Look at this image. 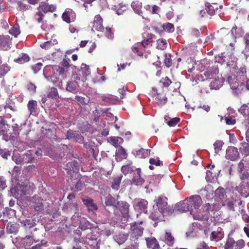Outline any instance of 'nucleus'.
I'll return each instance as SVG.
<instances>
[{
    "label": "nucleus",
    "mask_w": 249,
    "mask_h": 249,
    "mask_svg": "<svg viewBox=\"0 0 249 249\" xmlns=\"http://www.w3.org/2000/svg\"><path fill=\"white\" fill-rule=\"evenodd\" d=\"M43 75L49 81L62 88V80L66 77L65 69L57 65H47L43 70Z\"/></svg>",
    "instance_id": "nucleus-1"
},
{
    "label": "nucleus",
    "mask_w": 249,
    "mask_h": 249,
    "mask_svg": "<svg viewBox=\"0 0 249 249\" xmlns=\"http://www.w3.org/2000/svg\"><path fill=\"white\" fill-rule=\"evenodd\" d=\"M159 212L163 216L170 215L174 212L173 206L168 205L167 198L163 196H159L154 200Z\"/></svg>",
    "instance_id": "nucleus-2"
},
{
    "label": "nucleus",
    "mask_w": 249,
    "mask_h": 249,
    "mask_svg": "<svg viewBox=\"0 0 249 249\" xmlns=\"http://www.w3.org/2000/svg\"><path fill=\"white\" fill-rule=\"evenodd\" d=\"M151 92L156 103L159 106H162L167 103L168 99L162 88H153Z\"/></svg>",
    "instance_id": "nucleus-3"
},
{
    "label": "nucleus",
    "mask_w": 249,
    "mask_h": 249,
    "mask_svg": "<svg viewBox=\"0 0 249 249\" xmlns=\"http://www.w3.org/2000/svg\"><path fill=\"white\" fill-rule=\"evenodd\" d=\"M90 71L89 66L83 63L80 70H77L75 74H72V78L84 82L87 80L88 76L90 75Z\"/></svg>",
    "instance_id": "nucleus-4"
},
{
    "label": "nucleus",
    "mask_w": 249,
    "mask_h": 249,
    "mask_svg": "<svg viewBox=\"0 0 249 249\" xmlns=\"http://www.w3.org/2000/svg\"><path fill=\"white\" fill-rule=\"evenodd\" d=\"M143 223V221L140 222H134L130 227L131 240L137 239L139 237L141 236L143 233V228L140 226Z\"/></svg>",
    "instance_id": "nucleus-5"
},
{
    "label": "nucleus",
    "mask_w": 249,
    "mask_h": 249,
    "mask_svg": "<svg viewBox=\"0 0 249 249\" xmlns=\"http://www.w3.org/2000/svg\"><path fill=\"white\" fill-rule=\"evenodd\" d=\"M207 167L209 170L206 173V179L208 182H214L217 179L220 170L215 169L214 165H208Z\"/></svg>",
    "instance_id": "nucleus-6"
},
{
    "label": "nucleus",
    "mask_w": 249,
    "mask_h": 249,
    "mask_svg": "<svg viewBox=\"0 0 249 249\" xmlns=\"http://www.w3.org/2000/svg\"><path fill=\"white\" fill-rule=\"evenodd\" d=\"M187 200L191 213L193 212L194 209H198L202 203V199L199 195L192 196Z\"/></svg>",
    "instance_id": "nucleus-7"
},
{
    "label": "nucleus",
    "mask_w": 249,
    "mask_h": 249,
    "mask_svg": "<svg viewBox=\"0 0 249 249\" xmlns=\"http://www.w3.org/2000/svg\"><path fill=\"white\" fill-rule=\"evenodd\" d=\"M220 209V205L217 202L213 203H207L202 206V209L204 210L206 213H208L209 217L212 216V214H214Z\"/></svg>",
    "instance_id": "nucleus-8"
},
{
    "label": "nucleus",
    "mask_w": 249,
    "mask_h": 249,
    "mask_svg": "<svg viewBox=\"0 0 249 249\" xmlns=\"http://www.w3.org/2000/svg\"><path fill=\"white\" fill-rule=\"evenodd\" d=\"M148 201L144 199L138 198L135 199L134 207V209L140 211L141 213L143 212L146 213L147 212Z\"/></svg>",
    "instance_id": "nucleus-9"
},
{
    "label": "nucleus",
    "mask_w": 249,
    "mask_h": 249,
    "mask_svg": "<svg viewBox=\"0 0 249 249\" xmlns=\"http://www.w3.org/2000/svg\"><path fill=\"white\" fill-rule=\"evenodd\" d=\"M129 206L126 201H120L117 202L116 208L119 210L123 217L126 218L129 216Z\"/></svg>",
    "instance_id": "nucleus-10"
},
{
    "label": "nucleus",
    "mask_w": 249,
    "mask_h": 249,
    "mask_svg": "<svg viewBox=\"0 0 249 249\" xmlns=\"http://www.w3.org/2000/svg\"><path fill=\"white\" fill-rule=\"evenodd\" d=\"M226 158L231 160H235L239 157L238 149L234 146H228L226 151Z\"/></svg>",
    "instance_id": "nucleus-11"
},
{
    "label": "nucleus",
    "mask_w": 249,
    "mask_h": 249,
    "mask_svg": "<svg viewBox=\"0 0 249 249\" xmlns=\"http://www.w3.org/2000/svg\"><path fill=\"white\" fill-rule=\"evenodd\" d=\"M62 18L64 21L69 23L74 21L76 19V14L71 9H67L62 14Z\"/></svg>",
    "instance_id": "nucleus-12"
},
{
    "label": "nucleus",
    "mask_w": 249,
    "mask_h": 249,
    "mask_svg": "<svg viewBox=\"0 0 249 249\" xmlns=\"http://www.w3.org/2000/svg\"><path fill=\"white\" fill-rule=\"evenodd\" d=\"M11 44L12 42L9 36H0V49L8 50L11 48Z\"/></svg>",
    "instance_id": "nucleus-13"
},
{
    "label": "nucleus",
    "mask_w": 249,
    "mask_h": 249,
    "mask_svg": "<svg viewBox=\"0 0 249 249\" xmlns=\"http://www.w3.org/2000/svg\"><path fill=\"white\" fill-rule=\"evenodd\" d=\"M94 29L100 32L104 31L105 29L103 25V19L99 15H96L94 17L92 25V30Z\"/></svg>",
    "instance_id": "nucleus-14"
},
{
    "label": "nucleus",
    "mask_w": 249,
    "mask_h": 249,
    "mask_svg": "<svg viewBox=\"0 0 249 249\" xmlns=\"http://www.w3.org/2000/svg\"><path fill=\"white\" fill-rule=\"evenodd\" d=\"M241 195L244 197L249 196V181H241L238 189Z\"/></svg>",
    "instance_id": "nucleus-15"
},
{
    "label": "nucleus",
    "mask_w": 249,
    "mask_h": 249,
    "mask_svg": "<svg viewBox=\"0 0 249 249\" xmlns=\"http://www.w3.org/2000/svg\"><path fill=\"white\" fill-rule=\"evenodd\" d=\"M78 80L74 79L72 78V80L67 82L66 89L69 92L75 93L79 89Z\"/></svg>",
    "instance_id": "nucleus-16"
},
{
    "label": "nucleus",
    "mask_w": 249,
    "mask_h": 249,
    "mask_svg": "<svg viewBox=\"0 0 249 249\" xmlns=\"http://www.w3.org/2000/svg\"><path fill=\"white\" fill-rule=\"evenodd\" d=\"M46 8L43 4H40L37 9V12L35 15V19L38 22H42L43 17L46 13Z\"/></svg>",
    "instance_id": "nucleus-17"
},
{
    "label": "nucleus",
    "mask_w": 249,
    "mask_h": 249,
    "mask_svg": "<svg viewBox=\"0 0 249 249\" xmlns=\"http://www.w3.org/2000/svg\"><path fill=\"white\" fill-rule=\"evenodd\" d=\"M219 71L217 66H212L208 68L204 71V75L208 79L216 78Z\"/></svg>",
    "instance_id": "nucleus-18"
},
{
    "label": "nucleus",
    "mask_w": 249,
    "mask_h": 249,
    "mask_svg": "<svg viewBox=\"0 0 249 249\" xmlns=\"http://www.w3.org/2000/svg\"><path fill=\"white\" fill-rule=\"evenodd\" d=\"M136 168L133 165V162L131 160H127L124 165L121 167V172L124 175H126L135 171Z\"/></svg>",
    "instance_id": "nucleus-19"
},
{
    "label": "nucleus",
    "mask_w": 249,
    "mask_h": 249,
    "mask_svg": "<svg viewBox=\"0 0 249 249\" xmlns=\"http://www.w3.org/2000/svg\"><path fill=\"white\" fill-rule=\"evenodd\" d=\"M193 216L195 220L205 221H207L210 217L208 213H206L205 211L202 209L199 211L193 214Z\"/></svg>",
    "instance_id": "nucleus-20"
},
{
    "label": "nucleus",
    "mask_w": 249,
    "mask_h": 249,
    "mask_svg": "<svg viewBox=\"0 0 249 249\" xmlns=\"http://www.w3.org/2000/svg\"><path fill=\"white\" fill-rule=\"evenodd\" d=\"M141 170L140 168L135 169L134 176L132 179L133 183L136 185H140L142 184L144 180L141 177Z\"/></svg>",
    "instance_id": "nucleus-21"
},
{
    "label": "nucleus",
    "mask_w": 249,
    "mask_h": 249,
    "mask_svg": "<svg viewBox=\"0 0 249 249\" xmlns=\"http://www.w3.org/2000/svg\"><path fill=\"white\" fill-rule=\"evenodd\" d=\"M19 228L20 225L19 224L16 222H9L7 224L6 230L10 234H16L18 232Z\"/></svg>",
    "instance_id": "nucleus-22"
},
{
    "label": "nucleus",
    "mask_w": 249,
    "mask_h": 249,
    "mask_svg": "<svg viewBox=\"0 0 249 249\" xmlns=\"http://www.w3.org/2000/svg\"><path fill=\"white\" fill-rule=\"evenodd\" d=\"M224 237V232L221 228H218L216 231H213L210 235V239L211 241H219Z\"/></svg>",
    "instance_id": "nucleus-23"
},
{
    "label": "nucleus",
    "mask_w": 249,
    "mask_h": 249,
    "mask_svg": "<svg viewBox=\"0 0 249 249\" xmlns=\"http://www.w3.org/2000/svg\"><path fill=\"white\" fill-rule=\"evenodd\" d=\"M146 35L147 36H145L143 35V39L141 42H138V45H141L143 48H146L148 46H151L152 45V43L153 42V35L151 34H147Z\"/></svg>",
    "instance_id": "nucleus-24"
},
{
    "label": "nucleus",
    "mask_w": 249,
    "mask_h": 249,
    "mask_svg": "<svg viewBox=\"0 0 249 249\" xmlns=\"http://www.w3.org/2000/svg\"><path fill=\"white\" fill-rule=\"evenodd\" d=\"M205 6V10L210 15H214L215 12L218 10V7H220L216 3H213L211 4L210 3H207Z\"/></svg>",
    "instance_id": "nucleus-25"
},
{
    "label": "nucleus",
    "mask_w": 249,
    "mask_h": 249,
    "mask_svg": "<svg viewBox=\"0 0 249 249\" xmlns=\"http://www.w3.org/2000/svg\"><path fill=\"white\" fill-rule=\"evenodd\" d=\"M175 208L177 210L180 212H190V207L188 203L187 199H185L182 202L177 203Z\"/></svg>",
    "instance_id": "nucleus-26"
},
{
    "label": "nucleus",
    "mask_w": 249,
    "mask_h": 249,
    "mask_svg": "<svg viewBox=\"0 0 249 249\" xmlns=\"http://www.w3.org/2000/svg\"><path fill=\"white\" fill-rule=\"evenodd\" d=\"M131 7L136 13L142 16V18L146 19V18L143 16L141 10L142 7V3L138 1H133L131 3Z\"/></svg>",
    "instance_id": "nucleus-27"
},
{
    "label": "nucleus",
    "mask_w": 249,
    "mask_h": 249,
    "mask_svg": "<svg viewBox=\"0 0 249 249\" xmlns=\"http://www.w3.org/2000/svg\"><path fill=\"white\" fill-rule=\"evenodd\" d=\"M115 156L116 160L117 161H121L123 159H126L127 158V154L125 149L122 146H121L116 152Z\"/></svg>",
    "instance_id": "nucleus-28"
},
{
    "label": "nucleus",
    "mask_w": 249,
    "mask_h": 249,
    "mask_svg": "<svg viewBox=\"0 0 249 249\" xmlns=\"http://www.w3.org/2000/svg\"><path fill=\"white\" fill-rule=\"evenodd\" d=\"M128 238V234L126 233H121L114 236V240L119 244L122 245Z\"/></svg>",
    "instance_id": "nucleus-29"
},
{
    "label": "nucleus",
    "mask_w": 249,
    "mask_h": 249,
    "mask_svg": "<svg viewBox=\"0 0 249 249\" xmlns=\"http://www.w3.org/2000/svg\"><path fill=\"white\" fill-rule=\"evenodd\" d=\"M161 30L159 31L160 32H167L169 33H173L175 30V27L173 24L166 22L165 24L160 25Z\"/></svg>",
    "instance_id": "nucleus-30"
},
{
    "label": "nucleus",
    "mask_w": 249,
    "mask_h": 249,
    "mask_svg": "<svg viewBox=\"0 0 249 249\" xmlns=\"http://www.w3.org/2000/svg\"><path fill=\"white\" fill-rule=\"evenodd\" d=\"M147 246L149 249H159V244L155 238H148L146 239Z\"/></svg>",
    "instance_id": "nucleus-31"
},
{
    "label": "nucleus",
    "mask_w": 249,
    "mask_h": 249,
    "mask_svg": "<svg viewBox=\"0 0 249 249\" xmlns=\"http://www.w3.org/2000/svg\"><path fill=\"white\" fill-rule=\"evenodd\" d=\"M118 202L119 201L110 194H109L105 198V204L106 206H113L116 208Z\"/></svg>",
    "instance_id": "nucleus-32"
},
{
    "label": "nucleus",
    "mask_w": 249,
    "mask_h": 249,
    "mask_svg": "<svg viewBox=\"0 0 249 249\" xmlns=\"http://www.w3.org/2000/svg\"><path fill=\"white\" fill-rule=\"evenodd\" d=\"M132 49L134 53L140 56H143L145 52V48H143L141 45H138V42L132 47Z\"/></svg>",
    "instance_id": "nucleus-33"
},
{
    "label": "nucleus",
    "mask_w": 249,
    "mask_h": 249,
    "mask_svg": "<svg viewBox=\"0 0 249 249\" xmlns=\"http://www.w3.org/2000/svg\"><path fill=\"white\" fill-rule=\"evenodd\" d=\"M229 32V30L226 28H222L218 30L217 33L215 34L217 38L221 40L222 42L224 40V37Z\"/></svg>",
    "instance_id": "nucleus-34"
},
{
    "label": "nucleus",
    "mask_w": 249,
    "mask_h": 249,
    "mask_svg": "<svg viewBox=\"0 0 249 249\" xmlns=\"http://www.w3.org/2000/svg\"><path fill=\"white\" fill-rule=\"evenodd\" d=\"M123 176L122 175H120L119 176L115 177L112 182L111 184V188L113 190H118L120 188V185Z\"/></svg>",
    "instance_id": "nucleus-35"
},
{
    "label": "nucleus",
    "mask_w": 249,
    "mask_h": 249,
    "mask_svg": "<svg viewBox=\"0 0 249 249\" xmlns=\"http://www.w3.org/2000/svg\"><path fill=\"white\" fill-rule=\"evenodd\" d=\"M75 163H77L75 161L73 162H69L68 163V165H70V167L72 165H74V167H72V169L71 170V168L70 169V170L68 172L67 174L70 175V178L71 179H72L74 177L76 178V176H79V174L77 172H75L74 170H78L77 166H75Z\"/></svg>",
    "instance_id": "nucleus-36"
},
{
    "label": "nucleus",
    "mask_w": 249,
    "mask_h": 249,
    "mask_svg": "<svg viewBox=\"0 0 249 249\" xmlns=\"http://www.w3.org/2000/svg\"><path fill=\"white\" fill-rule=\"evenodd\" d=\"M8 128L6 121L4 118L0 116V135H3L4 133L7 132Z\"/></svg>",
    "instance_id": "nucleus-37"
},
{
    "label": "nucleus",
    "mask_w": 249,
    "mask_h": 249,
    "mask_svg": "<svg viewBox=\"0 0 249 249\" xmlns=\"http://www.w3.org/2000/svg\"><path fill=\"white\" fill-rule=\"evenodd\" d=\"M236 37H234L233 35H231L229 32L226 36L225 37H224V40L223 42L232 46L236 42Z\"/></svg>",
    "instance_id": "nucleus-38"
},
{
    "label": "nucleus",
    "mask_w": 249,
    "mask_h": 249,
    "mask_svg": "<svg viewBox=\"0 0 249 249\" xmlns=\"http://www.w3.org/2000/svg\"><path fill=\"white\" fill-rule=\"evenodd\" d=\"M37 103L36 100H29L27 104L28 109L30 111V114L35 112L37 109Z\"/></svg>",
    "instance_id": "nucleus-39"
},
{
    "label": "nucleus",
    "mask_w": 249,
    "mask_h": 249,
    "mask_svg": "<svg viewBox=\"0 0 249 249\" xmlns=\"http://www.w3.org/2000/svg\"><path fill=\"white\" fill-rule=\"evenodd\" d=\"M144 9L151 14H158L160 7L156 5H150L146 4L144 5Z\"/></svg>",
    "instance_id": "nucleus-40"
},
{
    "label": "nucleus",
    "mask_w": 249,
    "mask_h": 249,
    "mask_svg": "<svg viewBox=\"0 0 249 249\" xmlns=\"http://www.w3.org/2000/svg\"><path fill=\"white\" fill-rule=\"evenodd\" d=\"M30 60V58L27 54L22 53L20 56L14 59V62L20 64H22L28 62Z\"/></svg>",
    "instance_id": "nucleus-41"
},
{
    "label": "nucleus",
    "mask_w": 249,
    "mask_h": 249,
    "mask_svg": "<svg viewBox=\"0 0 249 249\" xmlns=\"http://www.w3.org/2000/svg\"><path fill=\"white\" fill-rule=\"evenodd\" d=\"M133 153L135 157L140 159L145 158L147 156V150L143 148H141L138 150L133 151Z\"/></svg>",
    "instance_id": "nucleus-42"
},
{
    "label": "nucleus",
    "mask_w": 249,
    "mask_h": 249,
    "mask_svg": "<svg viewBox=\"0 0 249 249\" xmlns=\"http://www.w3.org/2000/svg\"><path fill=\"white\" fill-rule=\"evenodd\" d=\"M164 240L165 243L169 246H172L175 242L174 237L170 232H165Z\"/></svg>",
    "instance_id": "nucleus-43"
},
{
    "label": "nucleus",
    "mask_w": 249,
    "mask_h": 249,
    "mask_svg": "<svg viewBox=\"0 0 249 249\" xmlns=\"http://www.w3.org/2000/svg\"><path fill=\"white\" fill-rule=\"evenodd\" d=\"M215 196L220 199H223L226 195V191L225 189L222 187L217 188L215 192Z\"/></svg>",
    "instance_id": "nucleus-44"
},
{
    "label": "nucleus",
    "mask_w": 249,
    "mask_h": 249,
    "mask_svg": "<svg viewBox=\"0 0 249 249\" xmlns=\"http://www.w3.org/2000/svg\"><path fill=\"white\" fill-rule=\"evenodd\" d=\"M34 153L32 150H28L25 154L24 159L25 162L33 163L35 162V158L33 156Z\"/></svg>",
    "instance_id": "nucleus-45"
},
{
    "label": "nucleus",
    "mask_w": 249,
    "mask_h": 249,
    "mask_svg": "<svg viewBox=\"0 0 249 249\" xmlns=\"http://www.w3.org/2000/svg\"><path fill=\"white\" fill-rule=\"evenodd\" d=\"M85 205H86L89 209L93 210H97V206L93 203V200L91 198H89L83 200Z\"/></svg>",
    "instance_id": "nucleus-46"
},
{
    "label": "nucleus",
    "mask_w": 249,
    "mask_h": 249,
    "mask_svg": "<svg viewBox=\"0 0 249 249\" xmlns=\"http://www.w3.org/2000/svg\"><path fill=\"white\" fill-rule=\"evenodd\" d=\"M74 180H75V181L73 182V183H75V184L73 187V189L74 191L79 192L82 190L83 188L84 187V184L81 180V179L78 178L77 177Z\"/></svg>",
    "instance_id": "nucleus-47"
},
{
    "label": "nucleus",
    "mask_w": 249,
    "mask_h": 249,
    "mask_svg": "<svg viewBox=\"0 0 249 249\" xmlns=\"http://www.w3.org/2000/svg\"><path fill=\"white\" fill-rule=\"evenodd\" d=\"M24 246L26 247H30L33 245L35 240L33 237L30 235H26L25 237L22 238V240Z\"/></svg>",
    "instance_id": "nucleus-48"
},
{
    "label": "nucleus",
    "mask_w": 249,
    "mask_h": 249,
    "mask_svg": "<svg viewBox=\"0 0 249 249\" xmlns=\"http://www.w3.org/2000/svg\"><path fill=\"white\" fill-rule=\"evenodd\" d=\"M241 147H240L241 152L245 156L249 155V143L246 142H242Z\"/></svg>",
    "instance_id": "nucleus-49"
},
{
    "label": "nucleus",
    "mask_w": 249,
    "mask_h": 249,
    "mask_svg": "<svg viewBox=\"0 0 249 249\" xmlns=\"http://www.w3.org/2000/svg\"><path fill=\"white\" fill-rule=\"evenodd\" d=\"M47 97L51 99H56L58 97V92L56 88L52 87L49 89Z\"/></svg>",
    "instance_id": "nucleus-50"
},
{
    "label": "nucleus",
    "mask_w": 249,
    "mask_h": 249,
    "mask_svg": "<svg viewBox=\"0 0 249 249\" xmlns=\"http://www.w3.org/2000/svg\"><path fill=\"white\" fill-rule=\"evenodd\" d=\"M10 68L7 64L0 65V78H2L10 70Z\"/></svg>",
    "instance_id": "nucleus-51"
},
{
    "label": "nucleus",
    "mask_w": 249,
    "mask_h": 249,
    "mask_svg": "<svg viewBox=\"0 0 249 249\" xmlns=\"http://www.w3.org/2000/svg\"><path fill=\"white\" fill-rule=\"evenodd\" d=\"M74 101L77 102L79 105L82 106L87 105L89 102V99H86L85 97L79 95L75 96Z\"/></svg>",
    "instance_id": "nucleus-52"
},
{
    "label": "nucleus",
    "mask_w": 249,
    "mask_h": 249,
    "mask_svg": "<svg viewBox=\"0 0 249 249\" xmlns=\"http://www.w3.org/2000/svg\"><path fill=\"white\" fill-rule=\"evenodd\" d=\"M235 241L232 237H228L224 245V249H233Z\"/></svg>",
    "instance_id": "nucleus-53"
},
{
    "label": "nucleus",
    "mask_w": 249,
    "mask_h": 249,
    "mask_svg": "<svg viewBox=\"0 0 249 249\" xmlns=\"http://www.w3.org/2000/svg\"><path fill=\"white\" fill-rule=\"evenodd\" d=\"M10 34L14 36L15 37H17L20 33L19 26L18 24L15 25L9 31Z\"/></svg>",
    "instance_id": "nucleus-54"
},
{
    "label": "nucleus",
    "mask_w": 249,
    "mask_h": 249,
    "mask_svg": "<svg viewBox=\"0 0 249 249\" xmlns=\"http://www.w3.org/2000/svg\"><path fill=\"white\" fill-rule=\"evenodd\" d=\"M89 222L85 219H82L79 225V228L82 231H85L89 228Z\"/></svg>",
    "instance_id": "nucleus-55"
},
{
    "label": "nucleus",
    "mask_w": 249,
    "mask_h": 249,
    "mask_svg": "<svg viewBox=\"0 0 249 249\" xmlns=\"http://www.w3.org/2000/svg\"><path fill=\"white\" fill-rule=\"evenodd\" d=\"M239 112L244 116H248L249 118V106L243 105L239 109Z\"/></svg>",
    "instance_id": "nucleus-56"
},
{
    "label": "nucleus",
    "mask_w": 249,
    "mask_h": 249,
    "mask_svg": "<svg viewBox=\"0 0 249 249\" xmlns=\"http://www.w3.org/2000/svg\"><path fill=\"white\" fill-rule=\"evenodd\" d=\"M225 120L226 124L228 125L234 124L236 123L235 118L233 116H231L230 114L225 115Z\"/></svg>",
    "instance_id": "nucleus-57"
},
{
    "label": "nucleus",
    "mask_w": 249,
    "mask_h": 249,
    "mask_svg": "<svg viewBox=\"0 0 249 249\" xmlns=\"http://www.w3.org/2000/svg\"><path fill=\"white\" fill-rule=\"evenodd\" d=\"M223 142L221 141H216L213 144L214 152L215 154H218L219 151L222 149Z\"/></svg>",
    "instance_id": "nucleus-58"
},
{
    "label": "nucleus",
    "mask_w": 249,
    "mask_h": 249,
    "mask_svg": "<svg viewBox=\"0 0 249 249\" xmlns=\"http://www.w3.org/2000/svg\"><path fill=\"white\" fill-rule=\"evenodd\" d=\"M24 0L22 1H19L18 2V7L20 11H25L29 10L31 7L30 5L26 4Z\"/></svg>",
    "instance_id": "nucleus-59"
},
{
    "label": "nucleus",
    "mask_w": 249,
    "mask_h": 249,
    "mask_svg": "<svg viewBox=\"0 0 249 249\" xmlns=\"http://www.w3.org/2000/svg\"><path fill=\"white\" fill-rule=\"evenodd\" d=\"M157 48L160 49V50H164L166 47V41L163 39H159L157 41Z\"/></svg>",
    "instance_id": "nucleus-60"
},
{
    "label": "nucleus",
    "mask_w": 249,
    "mask_h": 249,
    "mask_svg": "<svg viewBox=\"0 0 249 249\" xmlns=\"http://www.w3.org/2000/svg\"><path fill=\"white\" fill-rule=\"evenodd\" d=\"M214 80L211 82L210 86L211 89H219L220 87V82L219 79L216 78H214Z\"/></svg>",
    "instance_id": "nucleus-61"
},
{
    "label": "nucleus",
    "mask_w": 249,
    "mask_h": 249,
    "mask_svg": "<svg viewBox=\"0 0 249 249\" xmlns=\"http://www.w3.org/2000/svg\"><path fill=\"white\" fill-rule=\"evenodd\" d=\"M102 98L103 101L110 104H115L117 101V99L108 95H104L102 97Z\"/></svg>",
    "instance_id": "nucleus-62"
},
{
    "label": "nucleus",
    "mask_w": 249,
    "mask_h": 249,
    "mask_svg": "<svg viewBox=\"0 0 249 249\" xmlns=\"http://www.w3.org/2000/svg\"><path fill=\"white\" fill-rule=\"evenodd\" d=\"M245 243L243 239H240L235 242L234 249H242L245 247Z\"/></svg>",
    "instance_id": "nucleus-63"
},
{
    "label": "nucleus",
    "mask_w": 249,
    "mask_h": 249,
    "mask_svg": "<svg viewBox=\"0 0 249 249\" xmlns=\"http://www.w3.org/2000/svg\"><path fill=\"white\" fill-rule=\"evenodd\" d=\"M180 121V118L178 117L173 118L167 122V124L169 126H175Z\"/></svg>",
    "instance_id": "nucleus-64"
}]
</instances>
